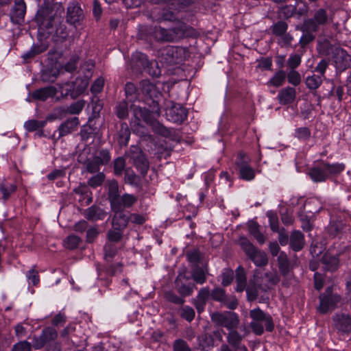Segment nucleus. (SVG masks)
<instances>
[{
    "instance_id": "obj_22",
    "label": "nucleus",
    "mask_w": 351,
    "mask_h": 351,
    "mask_svg": "<svg viewBox=\"0 0 351 351\" xmlns=\"http://www.w3.org/2000/svg\"><path fill=\"white\" fill-rule=\"evenodd\" d=\"M132 158L136 167L143 175H145L149 169V162L144 154L138 151L133 153Z\"/></svg>"
},
{
    "instance_id": "obj_2",
    "label": "nucleus",
    "mask_w": 351,
    "mask_h": 351,
    "mask_svg": "<svg viewBox=\"0 0 351 351\" xmlns=\"http://www.w3.org/2000/svg\"><path fill=\"white\" fill-rule=\"evenodd\" d=\"M343 169L344 165L342 164H329L322 161L315 165L309 170L308 174L313 181L322 182L326 181L331 176L339 174Z\"/></svg>"
},
{
    "instance_id": "obj_47",
    "label": "nucleus",
    "mask_w": 351,
    "mask_h": 351,
    "mask_svg": "<svg viewBox=\"0 0 351 351\" xmlns=\"http://www.w3.org/2000/svg\"><path fill=\"white\" fill-rule=\"evenodd\" d=\"M192 278L197 283L202 285L206 280L204 270L199 267H196L192 271Z\"/></svg>"
},
{
    "instance_id": "obj_38",
    "label": "nucleus",
    "mask_w": 351,
    "mask_h": 351,
    "mask_svg": "<svg viewBox=\"0 0 351 351\" xmlns=\"http://www.w3.org/2000/svg\"><path fill=\"white\" fill-rule=\"evenodd\" d=\"M322 77L320 75L313 74L306 79V86L311 90H315L322 84Z\"/></svg>"
},
{
    "instance_id": "obj_25",
    "label": "nucleus",
    "mask_w": 351,
    "mask_h": 351,
    "mask_svg": "<svg viewBox=\"0 0 351 351\" xmlns=\"http://www.w3.org/2000/svg\"><path fill=\"white\" fill-rule=\"evenodd\" d=\"M131 110L133 112L134 116L138 120H143L146 123H149L152 121L150 110L145 107L132 104Z\"/></svg>"
},
{
    "instance_id": "obj_51",
    "label": "nucleus",
    "mask_w": 351,
    "mask_h": 351,
    "mask_svg": "<svg viewBox=\"0 0 351 351\" xmlns=\"http://www.w3.org/2000/svg\"><path fill=\"white\" fill-rule=\"evenodd\" d=\"M45 124V121H40L34 119L29 120L24 124V127L28 132H33L42 128Z\"/></svg>"
},
{
    "instance_id": "obj_24",
    "label": "nucleus",
    "mask_w": 351,
    "mask_h": 351,
    "mask_svg": "<svg viewBox=\"0 0 351 351\" xmlns=\"http://www.w3.org/2000/svg\"><path fill=\"white\" fill-rule=\"evenodd\" d=\"M79 124L77 117H73L65 121L58 128L59 136H64L75 130Z\"/></svg>"
},
{
    "instance_id": "obj_12",
    "label": "nucleus",
    "mask_w": 351,
    "mask_h": 351,
    "mask_svg": "<svg viewBox=\"0 0 351 351\" xmlns=\"http://www.w3.org/2000/svg\"><path fill=\"white\" fill-rule=\"evenodd\" d=\"M319 300V310L322 313H325L336 306L337 304L340 301V296L337 294H332L331 288L328 287L326 290L325 293L320 295Z\"/></svg>"
},
{
    "instance_id": "obj_55",
    "label": "nucleus",
    "mask_w": 351,
    "mask_h": 351,
    "mask_svg": "<svg viewBox=\"0 0 351 351\" xmlns=\"http://www.w3.org/2000/svg\"><path fill=\"white\" fill-rule=\"evenodd\" d=\"M234 272L232 269H226L221 274V284L223 286L229 285L233 280Z\"/></svg>"
},
{
    "instance_id": "obj_35",
    "label": "nucleus",
    "mask_w": 351,
    "mask_h": 351,
    "mask_svg": "<svg viewBox=\"0 0 351 351\" xmlns=\"http://www.w3.org/2000/svg\"><path fill=\"white\" fill-rule=\"evenodd\" d=\"M278 267L283 275H287L290 270L289 262L287 254L285 252H280L278 257Z\"/></svg>"
},
{
    "instance_id": "obj_10",
    "label": "nucleus",
    "mask_w": 351,
    "mask_h": 351,
    "mask_svg": "<svg viewBox=\"0 0 351 351\" xmlns=\"http://www.w3.org/2000/svg\"><path fill=\"white\" fill-rule=\"evenodd\" d=\"M249 158L243 153L238 155L236 165L239 169V177L243 180L250 181L255 177L254 170L248 165Z\"/></svg>"
},
{
    "instance_id": "obj_26",
    "label": "nucleus",
    "mask_w": 351,
    "mask_h": 351,
    "mask_svg": "<svg viewBox=\"0 0 351 351\" xmlns=\"http://www.w3.org/2000/svg\"><path fill=\"white\" fill-rule=\"evenodd\" d=\"M151 33L153 36L159 41L171 42L172 37L169 34V29H165L160 26H155L153 29H151Z\"/></svg>"
},
{
    "instance_id": "obj_6",
    "label": "nucleus",
    "mask_w": 351,
    "mask_h": 351,
    "mask_svg": "<svg viewBox=\"0 0 351 351\" xmlns=\"http://www.w3.org/2000/svg\"><path fill=\"white\" fill-rule=\"evenodd\" d=\"M160 53V61L169 65L179 64L185 58V51L180 47L168 46Z\"/></svg>"
},
{
    "instance_id": "obj_31",
    "label": "nucleus",
    "mask_w": 351,
    "mask_h": 351,
    "mask_svg": "<svg viewBox=\"0 0 351 351\" xmlns=\"http://www.w3.org/2000/svg\"><path fill=\"white\" fill-rule=\"evenodd\" d=\"M130 136V130L128 125L123 123L120 125V129L118 132V141L120 146H126L128 143Z\"/></svg>"
},
{
    "instance_id": "obj_15",
    "label": "nucleus",
    "mask_w": 351,
    "mask_h": 351,
    "mask_svg": "<svg viewBox=\"0 0 351 351\" xmlns=\"http://www.w3.org/2000/svg\"><path fill=\"white\" fill-rule=\"evenodd\" d=\"M334 324L338 332L349 335L351 332V316L348 314H336L333 317Z\"/></svg>"
},
{
    "instance_id": "obj_7",
    "label": "nucleus",
    "mask_w": 351,
    "mask_h": 351,
    "mask_svg": "<svg viewBox=\"0 0 351 351\" xmlns=\"http://www.w3.org/2000/svg\"><path fill=\"white\" fill-rule=\"evenodd\" d=\"M211 320L217 326L225 327L229 330L237 328L239 324L238 315L230 311L213 313L211 315Z\"/></svg>"
},
{
    "instance_id": "obj_30",
    "label": "nucleus",
    "mask_w": 351,
    "mask_h": 351,
    "mask_svg": "<svg viewBox=\"0 0 351 351\" xmlns=\"http://www.w3.org/2000/svg\"><path fill=\"white\" fill-rule=\"evenodd\" d=\"M322 263L327 270L331 271L336 270L339 266V259L329 254H325L323 256Z\"/></svg>"
},
{
    "instance_id": "obj_46",
    "label": "nucleus",
    "mask_w": 351,
    "mask_h": 351,
    "mask_svg": "<svg viewBox=\"0 0 351 351\" xmlns=\"http://www.w3.org/2000/svg\"><path fill=\"white\" fill-rule=\"evenodd\" d=\"M137 88L132 82H128L125 86V93L126 97L130 101H134L137 98Z\"/></svg>"
},
{
    "instance_id": "obj_16",
    "label": "nucleus",
    "mask_w": 351,
    "mask_h": 351,
    "mask_svg": "<svg viewBox=\"0 0 351 351\" xmlns=\"http://www.w3.org/2000/svg\"><path fill=\"white\" fill-rule=\"evenodd\" d=\"M26 12V5L23 0H14V5L10 11V19L12 23L20 24L24 21Z\"/></svg>"
},
{
    "instance_id": "obj_4",
    "label": "nucleus",
    "mask_w": 351,
    "mask_h": 351,
    "mask_svg": "<svg viewBox=\"0 0 351 351\" xmlns=\"http://www.w3.org/2000/svg\"><path fill=\"white\" fill-rule=\"evenodd\" d=\"M239 243L247 256L256 265L264 266L268 260L265 252L257 249L247 238L241 237Z\"/></svg>"
},
{
    "instance_id": "obj_13",
    "label": "nucleus",
    "mask_w": 351,
    "mask_h": 351,
    "mask_svg": "<svg viewBox=\"0 0 351 351\" xmlns=\"http://www.w3.org/2000/svg\"><path fill=\"white\" fill-rule=\"evenodd\" d=\"M84 12L76 1L69 3L66 12V22L71 25H78L83 21Z\"/></svg>"
},
{
    "instance_id": "obj_3",
    "label": "nucleus",
    "mask_w": 351,
    "mask_h": 351,
    "mask_svg": "<svg viewBox=\"0 0 351 351\" xmlns=\"http://www.w3.org/2000/svg\"><path fill=\"white\" fill-rule=\"evenodd\" d=\"M252 322L250 326L252 330L257 335H261L264 332V328L268 332L274 329V324L271 316L263 312L261 308H256L250 311Z\"/></svg>"
},
{
    "instance_id": "obj_43",
    "label": "nucleus",
    "mask_w": 351,
    "mask_h": 351,
    "mask_svg": "<svg viewBox=\"0 0 351 351\" xmlns=\"http://www.w3.org/2000/svg\"><path fill=\"white\" fill-rule=\"evenodd\" d=\"M311 130L307 127H301L295 130L294 136L300 141H306L311 137Z\"/></svg>"
},
{
    "instance_id": "obj_58",
    "label": "nucleus",
    "mask_w": 351,
    "mask_h": 351,
    "mask_svg": "<svg viewBox=\"0 0 351 351\" xmlns=\"http://www.w3.org/2000/svg\"><path fill=\"white\" fill-rule=\"evenodd\" d=\"M32 344L27 341H21L15 343L12 351H31Z\"/></svg>"
},
{
    "instance_id": "obj_33",
    "label": "nucleus",
    "mask_w": 351,
    "mask_h": 351,
    "mask_svg": "<svg viewBox=\"0 0 351 351\" xmlns=\"http://www.w3.org/2000/svg\"><path fill=\"white\" fill-rule=\"evenodd\" d=\"M186 26L183 23H179L177 26L169 29V34L172 37V41H177L185 35Z\"/></svg>"
},
{
    "instance_id": "obj_60",
    "label": "nucleus",
    "mask_w": 351,
    "mask_h": 351,
    "mask_svg": "<svg viewBox=\"0 0 351 351\" xmlns=\"http://www.w3.org/2000/svg\"><path fill=\"white\" fill-rule=\"evenodd\" d=\"M288 82L293 86H298L301 82L300 73L295 71L291 70L287 74Z\"/></svg>"
},
{
    "instance_id": "obj_9",
    "label": "nucleus",
    "mask_w": 351,
    "mask_h": 351,
    "mask_svg": "<svg viewBox=\"0 0 351 351\" xmlns=\"http://www.w3.org/2000/svg\"><path fill=\"white\" fill-rule=\"evenodd\" d=\"M260 271H256L252 279L249 281V283L245 290L247 293V298L249 301L255 300L258 295V291H267V285L263 286V280H261Z\"/></svg>"
},
{
    "instance_id": "obj_57",
    "label": "nucleus",
    "mask_w": 351,
    "mask_h": 351,
    "mask_svg": "<svg viewBox=\"0 0 351 351\" xmlns=\"http://www.w3.org/2000/svg\"><path fill=\"white\" fill-rule=\"evenodd\" d=\"M173 351H191V348L183 339H176L173 343Z\"/></svg>"
},
{
    "instance_id": "obj_44",
    "label": "nucleus",
    "mask_w": 351,
    "mask_h": 351,
    "mask_svg": "<svg viewBox=\"0 0 351 351\" xmlns=\"http://www.w3.org/2000/svg\"><path fill=\"white\" fill-rule=\"evenodd\" d=\"M93 158H95L101 165H105L110 162L111 156L108 149H101L93 157Z\"/></svg>"
},
{
    "instance_id": "obj_27",
    "label": "nucleus",
    "mask_w": 351,
    "mask_h": 351,
    "mask_svg": "<svg viewBox=\"0 0 351 351\" xmlns=\"http://www.w3.org/2000/svg\"><path fill=\"white\" fill-rule=\"evenodd\" d=\"M290 245L294 251H300L304 245L303 234L298 230L293 231L290 237Z\"/></svg>"
},
{
    "instance_id": "obj_11",
    "label": "nucleus",
    "mask_w": 351,
    "mask_h": 351,
    "mask_svg": "<svg viewBox=\"0 0 351 351\" xmlns=\"http://www.w3.org/2000/svg\"><path fill=\"white\" fill-rule=\"evenodd\" d=\"M167 119L173 122L181 123L187 117V112L180 104H175L171 102V106H167L165 109Z\"/></svg>"
},
{
    "instance_id": "obj_21",
    "label": "nucleus",
    "mask_w": 351,
    "mask_h": 351,
    "mask_svg": "<svg viewBox=\"0 0 351 351\" xmlns=\"http://www.w3.org/2000/svg\"><path fill=\"white\" fill-rule=\"evenodd\" d=\"M295 89L288 86L279 91L277 98L280 104L286 105L291 104L295 100Z\"/></svg>"
},
{
    "instance_id": "obj_54",
    "label": "nucleus",
    "mask_w": 351,
    "mask_h": 351,
    "mask_svg": "<svg viewBox=\"0 0 351 351\" xmlns=\"http://www.w3.org/2000/svg\"><path fill=\"white\" fill-rule=\"evenodd\" d=\"M105 180V175L103 173H98L97 174L93 176L88 180V184L93 187H97L102 184Z\"/></svg>"
},
{
    "instance_id": "obj_32",
    "label": "nucleus",
    "mask_w": 351,
    "mask_h": 351,
    "mask_svg": "<svg viewBox=\"0 0 351 351\" xmlns=\"http://www.w3.org/2000/svg\"><path fill=\"white\" fill-rule=\"evenodd\" d=\"M16 190V186L14 184L5 182V180L0 182V192L2 193L4 200L8 199Z\"/></svg>"
},
{
    "instance_id": "obj_40",
    "label": "nucleus",
    "mask_w": 351,
    "mask_h": 351,
    "mask_svg": "<svg viewBox=\"0 0 351 351\" xmlns=\"http://www.w3.org/2000/svg\"><path fill=\"white\" fill-rule=\"evenodd\" d=\"M85 104L84 100L79 99L68 106L66 112L71 114H78L84 108Z\"/></svg>"
},
{
    "instance_id": "obj_62",
    "label": "nucleus",
    "mask_w": 351,
    "mask_h": 351,
    "mask_svg": "<svg viewBox=\"0 0 351 351\" xmlns=\"http://www.w3.org/2000/svg\"><path fill=\"white\" fill-rule=\"evenodd\" d=\"M26 277L29 282H31L33 285H36L39 282V276L38 271L36 270L35 266L27 271Z\"/></svg>"
},
{
    "instance_id": "obj_56",
    "label": "nucleus",
    "mask_w": 351,
    "mask_h": 351,
    "mask_svg": "<svg viewBox=\"0 0 351 351\" xmlns=\"http://www.w3.org/2000/svg\"><path fill=\"white\" fill-rule=\"evenodd\" d=\"M110 207L112 211L124 210L126 208L124 206L123 195L118 196L114 202L110 203Z\"/></svg>"
},
{
    "instance_id": "obj_52",
    "label": "nucleus",
    "mask_w": 351,
    "mask_h": 351,
    "mask_svg": "<svg viewBox=\"0 0 351 351\" xmlns=\"http://www.w3.org/2000/svg\"><path fill=\"white\" fill-rule=\"evenodd\" d=\"M46 343L50 341L56 339L58 337V332L52 327H47L43 330L41 334Z\"/></svg>"
},
{
    "instance_id": "obj_28",
    "label": "nucleus",
    "mask_w": 351,
    "mask_h": 351,
    "mask_svg": "<svg viewBox=\"0 0 351 351\" xmlns=\"http://www.w3.org/2000/svg\"><path fill=\"white\" fill-rule=\"evenodd\" d=\"M247 226L250 234L256 239L258 243L263 244L265 242L266 238L260 231L259 225L254 221H250Z\"/></svg>"
},
{
    "instance_id": "obj_41",
    "label": "nucleus",
    "mask_w": 351,
    "mask_h": 351,
    "mask_svg": "<svg viewBox=\"0 0 351 351\" xmlns=\"http://www.w3.org/2000/svg\"><path fill=\"white\" fill-rule=\"evenodd\" d=\"M108 199L110 204L114 202L115 199L119 196V185L117 181L112 180L108 184Z\"/></svg>"
},
{
    "instance_id": "obj_5",
    "label": "nucleus",
    "mask_w": 351,
    "mask_h": 351,
    "mask_svg": "<svg viewBox=\"0 0 351 351\" xmlns=\"http://www.w3.org/2000/svg\"><path fill=\"white\" fill-rule=\"evenodd\" d=\"M156 64V62H150L147 56L141 52L136 51L132 56V66L134 69L139 72L145 70L153 77H158L160 75V70L158 66L152 70V67Z\"/></svg>"
},
{
    "instance_id": "obj_8",
    "label": "nucleus",
    "mask_w": 351,
    "mask_h": 351,
    "mask_svg": "<svg viewBox=\"0 0 351 351\" xmlns=\"http://www.w3.org/2000/svg\"><path fill=\"white\" fill-rule=\"evenodd\" d=\"M326 11L319 8L315 11L313 18L304 21V29L310 31L317 32L319 25H324L330 22Z\"/></svg>"
},
{
    "instance_id": "obj_63",
    "label": "nucleus",
    "mask_w": 351,
    "mask_h": 351,
    "mask_svg": "<svg viewBox=\"0 0 351 351\" xmlns=\"http://www.w3.org/2000/svg\"><path fill=\"white\" fill-rule=\"evenodd\" d=\"M101 166L95 158L88 160L86 162V169L89 173H94L98 172Z\"/></svg>"
},
{
    "instance_id": "obj_29",
    "label": "nucleus",
    "mask_w": 351,
    "mask_h": 351,
    "mask_svg": "<svg viewBox=\"0 0 351 351\" xmlns=\"http://www.w3.org/2000/svg\"><path fill=\"white\" fill-rule=\"evenodd\" d=\"M236 291L237 292H242L245 290L247 285L246 276L245 270L243 267H239L237 269L236 274Z\"/></svg>"
},
{
    "instance_id": "obj_42",
    "label": "nucleus",
    "mask_w": 351,
    "mask_h": 351,
    "mask_svg": "<svg viewBox=\"0 0 351 351\" xmlns=\"http://www.w3.org/2000/svg\"><path fill=\"white\" fill-rule=\"evenodd\" d=\"M287 23L283 21H279L271 27L272 33L276 36L284 34L287 32Z\"/></svg>"
},
{
    "instance_id": "obj_23",
    "label": "nucleus",
    "mask_w": 351,
    "mask_h": 351,
    "mask_svg": "<svg viewBox=\"0 0 351 351\" xmlns=\"http://www.w3.org/2000/svg\"><path fill=\"white\" fill-rule=\"evenodd\" d=\"M56 88L53 86H47L38 89L32 93V97L36 100L45 101L56 95Z\"/></svg>"
},
{
    "instance_id": "obj_34",
    "label": "nucleus",
    "mask_w": 351,
    "mask_h": 351,
    "mask_svg": "<svg viewBox=\"0 0 351 351\" xmlns=\"http://www.w3.org/2000/svg\"><path fill=\"white\" fill-rule=\"evenodd\" d=\"M302 31L304 34L300 39L299 44L301 48L304 49L308 44L315 40V36L313 34V31H308L304 29V23L302 27Z\"/></svg>"
},
{
    "instance_id": "obj_19",
    "label": "nucleus",
    "mask_w": 351,
    "mask_h": 351,
    "mask_svg": "<svg viewBox=\"0 0 351 351\" xmlns=\"http://www.w3.org/2000/svg\"><path fill=\"white\" fill-rule=\"evenodd\" d=\"M153 130L155 133L169 138L172 141H178L180 139V136L176 130L167 128L158 122H156L153 124Z\"/></svg>"
},
{
    "instance_id": "obj_37",
    "label": "nucleus",
    "mask_w": 351,
    "mask_h": 351,
    "mask_svg": "<svg viewBox=\"0 0 351 351\" xmlns=\"http://www.w3.org/2000/svg\"><path fill=\"white\" fill-rule=\"evenodd\" d=\"M178 313L182 318L189 322H192L195 315L194 309L189 306H182L180 307L178 310Z\"/></svg>"
},
{
    "instance_id": "obj_53",
    "label": "nucleus",
    "mask_w": 351,
    "mask_h": 351,
    "mask_svg": "<svg viewBox=\"0 0 351 351\" xmlns=\"http://www.w3.org/2000/svg\"><path fill=\"white\" fill-rule=\"evenodd\" d=\"M264 278L265 279V282H263V286L267 285V289L269 288V286L271 285H275L278 282L279 278L275 271L272 272H266L264 274Z\"/></svg>"
},
{
    "instance_id": "obj_45",
    "label": "nucleus",
    "mask_w": 351,
    "mask_h": 351,
    "mask_svg": "<svg viewBox=\"0 0 351 351\" xmlns=\"http://www.w3.org/2000/svg\"><path fill=\"white\" fill-rule=\"evenodd\" d=\"M117 250V247L114 243L110 242L106 243L104 247L105 260L110 261L115 256Z\"/></svg>"
},
{
    "instance_id": "obj_61",
    "label": "nucleus",
    "mask_w": 351,
    "mask_h": 351,
    "mask_svg": "<svg viewBox=\"0 0 351 351\" xmlns=\"http://www.w3.org/2000/svg\"><path fill=\"white\" fill-rule=\"evenodd\" d=\"M269 221V226L271 229L274 232H278L279 227H278V219L277 215L271 212H268L267 214Z\"/></svg>"
},
{
    "instance_id": "obj_39",
    "label": "nucleus",
    "mask_w": 351,
    "mask_h": 351,
    "mask_svg": "<svg viewBox=\"0 0 351 351\" xmlns=\"http://www.w3.org/2000/svg\"><path fill=\"white\" fill-rule=\"evenodd\" d=\"M228 342L232 348L241 345L242 336L236 330H231L227 337Z\"/></svg>"
},
{
    "instance_id": "obj_59",
    "label": "nucleus",
    "mask_w": 351,
    "mask_h": 351,
    "mask_svg": "<svg viewBox=\"0 0 351 351\" xmlns=\"http://www.w3.org/2000/svg\"><path fill=\"white\" fill-rule=\"evenodd\" d=\"M301 63V56L299 54L291 55L287 60V64L291 70H295Z\"/></svg>"
},
{
    "instance_id": "obj_48",
    "label": "nucleus",
    "mask_w": 351,
    "mask_h": 351,
    "mask_svg": "<svg viewBox=\"0 0 351 351\" xmlns=\"http://www.w3.org/2000/svg\"><path fill=\"white\" fill-rule=\"evenodd\" d=\"M125 182L130 185H137L138 182V177L135 174L132 169L130 168L125 169Z\"/></svg>"
},
{
    "instance_id": "obj_64",
    "label": "nucleus",
    "mask_w": 351,
    "mask_h": 351,
    "mask_svg": "<svg viewBox=\"0 0 351 351\" xmlns=\"http://www.w3.org/2000/svg\"><path fill=\"white\" fill-rule=\"evenodd\" d=\"M117 114L121 119L126 118L128 115V104L125 102H121L117 107Z\"/></svg>"
},
{
    "instance_id": "obj_14",
    "label": "nucleus",
    "mask_w": 351,
    "mask_h": 351,
    "mask_svg": "<svg viewBox=\"0 0 351 351\" xmlns=\"http://www.w3.org/2000/svg\"><path fill=\"white\" fill-rule=\"evenodd\" d=\"M333 60L335 66L340 71H344L351 66V56L341 48H337L333 51Z\"/></svg>"
},
{
    "instance_id": "obj_36",
    "label": "nucleus",
    "mask_w": 351,
    "mask_h": 351,
    "mask_svg": "<svg viewBox=\"0 0 351 351\" xmlns=\"http://www.w3.org/2000/svg\"><path fill=\"white\" fill-rule=\"evenodd\" d=\"M286 76V73L284 71H279L274 74L267 84L274 87H279L284 84Z\"/></svg>"
},
{
    "instance_id": "obj_50",
    "label": "nucleus",
    "mask_w": 351,
    "mask_h": 351,
    "mask_svg": "<svg viewBox=\"0 0 351 351\" xmlns=\"http://www.w3.org/2000/svg\"><path fill=\"white\" fill-rule=\"evenodd\" d=\"M81 239L75 235H70L64 241V246L70 250L75 249L78 247Z\"/></svg>"
},
{
    "instance_id": "obj_18",
    "label": "nucleus",
    "mask_w": 351,
    "mask_h": 351,
    "mask_svg": "<svg viewBox=\"0 0 351 351\" xmlns=\"http://www.w3.org/2000/svg\"><path fill=\"white\" fill-rule=\"evenodd\" d=\"M112 226L117 230H123L128 224L130 215L124 210L112 211Z\"/></svg>"
},
{
    "instance_id": "obj_20",
    "label": "nucleus",
    "mask_w": 351,
    "mask_h": 351,
    "mask_svg": "<svg viewBox=\"0 0 351 351\" xmlns=\"http://www.w3.org/2000/svg\"><path fill=\"white\" fill-rule=\"evenodd\" d=\"M107 213L101 208L93 205L84 211V216L89 221H96L103 220Z\"/></svg>"
},
{
    "instance_id": "obj_1",
    "label": "nucleus",
    "mask_w": 351,
    "mask_h": 351,
    "mask_svg": "<svg viewBox=\"0 0 351 351\" xmlns=\"http://www.w3.org/2000/svg\"><path fill=\"white\" fill-rule=\"evenodd\" d=\"M64 8L61 3L51 6H43L37 12L36 21L38 30L43 34L52 35L57 42H62L69 36L62 15Z\"/></svg>"
},
{
    "instance_id": "obj_17",
    "label": "nucleus",
    "mask_w": 351,
    "mask_h": 351,
    "mask_svg": "<svg viewBox=\"0 0 351 351\" xmlns=\"http://www.w3.org/2000/svg\"><path fill=\"white\" fill-rule=\"evenodd\" d=\"M140 90L145 96L149 97L153 104L156 102V99L160 95V92L156 86L149 80H142L140 82Z\"/></svg>"
},
{
    "instance_id": "obj_49",
    "label": "nucleus",
    "mask_w": 351,
    "mask_h": 351,
    "mask_svg": "<svg viewBox=\"0 0 351 351\" xmlns=\"http://www.w3.org/2000/svg\"><path fill=\"white\" fill-rule=\"evenodd\" d=\"M125 160L123 157H118L114 161V173L116 176H121L125 172Z\"/></svg>"
}]
</instances>
